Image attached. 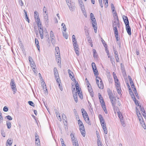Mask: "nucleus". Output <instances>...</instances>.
I'll use <instances>...</instances> for the list:
<instances>
[{
	"label": "nucleus",
	"mask_w": 146,
	"mask_h": 146,
	"mask_svg": "<svg viewBox=\"0 0 146 146\" xmlns=\"http://www.w3.org/2000/svg\"><path fill=\"white\" fill-rule=\"evenodd\" d=\"M80 130L81 133L84 137L85 136V132L84 125L79 126Z\"/></svg>",
	"instance_id": "obj_8"
},
{
	"label": "nucleus",
	"mask_w": 146,
	"mask_h": 146,
	"mask_svg": "<svg viewBox=\"0 0 146 146\" xmlns=\"http://www.w3.org/2000/svg\"><path fill=\"white\" fill-rule=\"evenodd\" d=\"M123 19L125 25V26L126 25H129L128 19L127 16H123Z\"/></svg>",
	"instance_id": "obj_13"
},
{
	"label": "nucleus",
	"mask_w": 146,
	"mask_h": 146,
	"mask_svg": "<svg viewBox=\"0 0 146 146\" xmlns=\"http://www.w3.org/2000/svg\"><path fill=\"white\" fill-rule=\"evenodd\" d=\"M113 77L114 79L115 82V84L119 83L118 82V79L115 73L114 72H113Z\"/></svg>",
	"instance_id": "obj_18"
},
{
	"label": "nucleus",
	"mask_w": 146,
	"mask_h": 146,
	"mask_svg": "<svg viewBox=\"0 0 146 146\" xmlns=\"http://www.w3.org/2000/svg\"><path fill=\"white\" fill-rule=\"evenodd\" d=\"M34 16L35 17H37V16H39L38 13L36 11H35L34 13Z\"/></svg>",
	"instance_id": "obj_50"
},
{
	"label": "nucleus",
	"mask_w": 146,
	"mask_h": 146,
	"mask_svg": "<svg viewBox=\"0 0 146 146\" xmlns=\"http://www.w3.org/2000/svg\"><path fill=\"white\" fill-rule=\"evenodd\" d=\"M3 110L4 111H7L8 110V108L6 106H5L3 108Z\"/></svg>",
	"instance_id": "obj_59"
},
{
	"label": "nucleus",
	"mask_w": 146,
	"mask_h": 146,
	"mask_svg": "<svg viewBox=\"0 0 146 146\" xmlns=\"http://www.w3.org/2000/svg\"><path fill=\"white\" fill-rule=\"evenodd\" d=\"M115 55L116 62H119V58L118 54H115Z\"/></svg>",
	"instance_id": "obj_39"
},
{
	"label": "nucleus",
	"mask_w": 146,
	"mask_h": 146,
	"mask_svg": "<svg viewBox=\"0 0 146 146\" xmlns=\"http://www.w3.org/2000/svg\"><path fill=\"white\" fill-rule=\"evenodd\" d=\"M129 93L131 96V97L133 98V99L134 98H135L133 93V92L132 91H130Z\"/></svg>",
	"instance_id": "obj_49"
},
{
	"label": "nucleus",
	"mask_w": 146,
	"mask_h": 146,
	"mask_svg": "<svg viewBox=\"0 0 146 146\" xmlns=\"http://www.w3.org/2000/svg\"><path fill=\"white\" fill-rule=\"evenodd\" d=\"M127 32L129 35H131V29L129 25H126L125 26Z\"/></svg>",
	"instance_id": "obj_12"
},
{
	"label": "nucleus",
	"mask_w": 146,
	"mask_h": 146,
	"mask_svg": "<svg viewBox=\"0 0 146 146\" xmlns=\"http://www.w3.org/2000/svg\"><path fill=\"white\" fill-rule=\"evenodd\" d=\"M50 35L51 38L55 37L54 33L52 31H50Z\"/></svg>",
	"instance_id": "obj_46"
},
{
	"label": "nucleus",
	"mask_w": 146,
	"mask_h": 146,
	"mask_svg": "<svg viewBox=\"0 0 146 146\" xmlns=\"http://www.w3.org/2000/svg\"><path fill=\"white\" fill-rule=\"evenodd\" d=\"M51 38V42L52 44L54 45L55 44V37Z\"/></svg>",
	"instance_id": "obj_37"
},
{
	"label": "nucleus",
	"mask_w": 146,
	"mask_h": 146,
	"mask_svg": "<svg viewBox=\"0 0 146 146\" xmlns=\"http://www.w3.org/2000/svg\"><path fill=\"white\" fill-rule=\"evenodd\" d=\"M36 67H32V68L33 69V70L34 72V73L35 74H37L36 71V68H35Z\"/></svg>",
	"instance_id": "obj_57"
},
{
	"label": "nucleus",
	"mask_w": 146,
	"mask_h": 146,
	"mask_svg": "<svg viewBox=\"0 0 146 146\" xmlns=\"http://www.w3.org/2000/svg\"><path fill=\"white\" fill-rule=\"evenodd\" d=\"M62 117L63 121H64L66 122V115H64V113H63L62 114Z\"/></svg>",
	"instance_id": "obj_33"
},
{
	"label": "nucleus",
	"mask_w": 146,
	"mask_h": 146,
	"mask_svg": "<svg viewBox=\"0 0 146 146\" xmlns=\"http://www.w3.org/2000/svg\"><path fill=\"white\" fill-rule=\"evenodd\" d=\"M92 66L94 75L95 76L98 75V73L95 63L94 62H92Z\"/></svg>",
	"instance_id": "obj_6"
},
{
	"label": "nucleus",
	"mask_w": 146,
	"mask_h": 146,
	"mask_svg": "<svg viewBox=\"0 0 146 146\" xmlns=\"http://www.w3.org/2000/svg\"><path fill=\"white\" fill-rule=\"evenodd\" d=\"M7 125L8 129H10L11 127V123L10 122L7 121Z\"/></svg>",
	"instance_id": "obj_32"
},
{
	"label": "nucleus",
	"mask_w": 146,
	"mask_h": 146,
	"mask_svg": "<svg viewBox=\"0 0 146 146\" xmlns=\"http://www.w3.org/2000/svg\"><path fill=\"white\" fill-rule=\"evenodd\" d=\"M62 29L64 32H66V28L65 25H64V26L62 27Z\"/></svg>",
	"instance_id": "obj_64"
},
{
	"label": "nucleus",
	"mask_w": 146,
	"mask_h": 146,
	"mask_svg": "<svg viewBox=\"0 0 146 146\" xmlns=\"http://www.w3.org/2000/svg\"><path fill=\"white\" fill-rule=\"evenodd\" d=\"M72 141L74 146H79L78 141L77 139H75L73 134L71 133L70 134Z\"/></svg>",
	"instance_id": "obj_4"
},
{
	"label": "nucleus",
	"mask_w": 146,
	"mask_h": 146,
	"mask_svg": "<svg viewBox=\"0 0 146 146\" xmlns=\"http://www.w3.org/2000/svg\"><path fill=\"white\" fill-rule=\"evenodd\" d=\"M78 124L79 125V126L83 125L82 122L80 119H79L78 121Z\"/></svg>",
	"instance_id": "obj_54"
},
{
	"label": "nucleus",
	"mask_w": 146,
	"mask_h": 146,
	"mask_svg": "<svg viewBox=\"0 0 146 146\" xmlns=\"http://www.w3.org/2000/svg\"><path fill=\"white\" fill-rule=\"evenodd\" d=\"M78 2L80 7L84 6L82 0H78Z\"/></svg>",
	"instance_id": "obj_35"
},
{
	"label": "nucleus",
	"mask_w": 146,
	"mask_h": 146,
	"mask_svg": "<svg viewBox=\"0 0 146 146\" xmlns=\"http://www.w3.org/2000/svg\"><path fill=\"white\" fill-rule=\"evenodd\" d=\"M81 10H82L83 13H84V15H85V14H86V10H85V8L84 6L81 7Z\"/></svg>",
	"instance_id": "obj_38"
},
{
	"label": "nucleus",
	"mask_w": 146,
	"mask_h": 146,
	"mask_svg": "<svg viewBox=\"0 0 146 146\" xmlns=\"http://www.w3.org/2000/svg\"><path fill=\"white\" fill-rule=\"evenodd\" d=\"M101 125L102 128L106 127V124L105 122H103V123H102Z\"/></svg>",
	"instance_id": "obj_51"
},
{
	"label": "nucleus",
	"mask_w": 146,
	"mask_h": 146,
	"mask_svg": "<svg viewBox=\"0 0 146 146\" xmlns=\"http://www.w3.org/2000/svg\"><path fill=\"white\" fill-rule=\"evenodd\" d=\"M56 80V82L57 83H58V84L60 83V80L59 79V76H58V77H55Z\"/></svg>",
	"instance_id": "obj_44"
},
{
	"label": "nucleus",
	"mask_w": 146,
	"mask_h": 146,
	"mask_svg": "<svg viewBox=\"0 0 146 146\" xmlns=\"http://www.w3.org/2000/svg\"><path fill=\"white\" fill-rule=\"evenodd\" d=\"M120 121L121 123V124L122 125V126H125V123H124V121H123V119H120Z\"/></svg>",
	"instance_id": "obj_56"
},
{
	"label": "nucleus",
	"mask_w": 146,
	"mask_h": 146,
	"mask_svg": "<svg viewBox=\"0 0 146 146\" xmlns=\"http://www.w3.org/2000/svg\"><path fill=\"white\" fill-rule=\"evenodd\" d=\"M44 19L46 25H48L49 21L48 17H45L44 18Z\"/></svg>",
	"instance_id": "obj_26"
},
{
	"label": "nucleus",
	"mask_w": 146,
	"mask_h": 146,
	"mask_svg": "<svg viewBox=\"0 0 146 146\" xmlns=\"http://www.w3.org/2000/svg\"><path fill=\"white\" fill-rule=\"evenodd\" d=\"M113 30L114 32V33L115 34H118V31L117 29V27H115L113 28Z\"/></svg>",
	"instance_id": "obj_40"
},
{
	"label": "nucleus",
	"mask_w": 146,
	"mask_h": 146,
	"mask_svg": "<svg viewBox=\"0 0 146 146\" xmlns=\"http://www.w3.org/2000/svg\"><path fill=\"white\" fill-rule=\"evenodd\" d=\"M137 115L140 123L141 125L143 127L144 129H145L146 127L145 123L143 121V119L139 112H138L137 111Z\"/></svg>",
	"instance_id": "obj_2"
},
{
	"label": "nucleus",
	"mask_w": 146,
	"mask_h": 146,
	"mask_svg": "<svg viewBox=\"0 0 146 146\" xmlns=\"http://www.w3.org/2000/svg\"><path fill=\"white\" fill-rule=\"evenodd\" d=\"M67 3L70 10L72 11H74L75 8L74 3H71L70 1L67 2Z\"/></svg>",
	"instance_id": "obj_7"
},
{
	"label": "nucleus",
	"mask_w": 146,
	"mask_h": 146,
	"mask_svg": "<svg viewBox=\"0 0 146 146\" xmlns=\"http://www.w3.org/2000/svg\"><path fill=\"white\" fill-rule=\"evenodd\" d=\"M56 61H57L59 65H61V58L60 56H56Z\"/></svg>",
	"instance_id": "obj_21"
},
{
	"label": "nucleus",
	"mask_w": 146,
	"mask_h": 146,
	"mask_svg": "<svg viewBox=\"0 0 146 146\" xmlns=\"http://www.w3.org/2000/svg\"><path fill=\"white\" fill-rule=\"evenodd\" d=\"M90 17H91V19H95V18L94 17V14L92 13H91L90 14Z\"/></svg>",
	"instance_id": "obj_63"
},
{
	"label": "nucleus",
	"mask_w": 146,
	"mask_h": 146,
	"mask_svg": "<svg viewBox=\"0 0 146 146\" xmlns=\"http://www.w3.org/2000/svg\"><path fill=\"white\" fill-rule=\"evenodd\" d=\"M42 87H43V89L44 90V89H46V85L45 84V83L44 82L42 84Z\"/></svg>",
	"instance_id": "obj_61"
},
{
	"label": "nucleus",
	"mask_w": 146,
	"mask_h": 146,
	"mask_svg": "<svg viewBox=\"0 0 146 146\" xmlns=\"http://www.w3.org/2000/svg\"><path fill=\"white\" fill-rule=\"evenodd\" d=\"M117 114L118 116L120 119L122 118V116L121 115L120 112H117Z\"/></svg>",
	"instance_id": "obj_48"
},
{
	"label": "nucleus",
	"mask_w": 146,
	"mask_h": 146,
	"mask_svg": "<svg viewBox=\"0 0 146 146\" xmlns=\"http://www.w3.org/2000/svg\"><path fill=\"white\" fill-rule=\"evenodd\" d=\"M36 22V23L37 25L39 27V33L40 34V37L41 39L43 38V32L42 26L39 16L36 17H35Z\"/></svg>",
	"instance_id": "obj_1"
},
{
	"label": "nucleus",
	"mask_w": 146,
	"mask_h": 146,
	"mask_svg": "<svg viewBox=\"0 0 146 146\" xmlns=\"http://www.w3.org/2000/svg\"><path fill=\"white\" fill-rule=\"evenodd\" d=\"M99 117L100 119V122L101 123V124H102V123H103V122H104V120L103 119V117L102 115H100Z\"/></svg>",
	"instance_id": "obj_29"
},
{
	"label": "nucleus",
	"mask_w": 146,
	"mask_h": 146,
	"mask_svg": "<svg viewBox=\"0 0 146 146\" xmlns=\"http://www.w3.org/2000/svg\"><path fill=\"white\" fill-rule=\"evenodd\" d=\"M110 101L111 102V103H112L113 109L115 110V108H116L115 105L116 100L114 97L111 98H110Z\"/></svg>",
	"instance_id": "obj_10"
},
{
	"label": "nucleus",
	"mask_w": 146,
	"mask_h": 146,
	"mask_svg": "<svg viewBox=\"0 0 146 146\" xmlns=\"http://www.w3.org/2000/svg\"><path fill=\"white\" fill-rule=\"evenodd\" d=\"M133 100L135 102V103L136 105H137L138 104V101L137 100H136L135 98H134Z\"/></svg>",
	"instance_id": "obj_62"
},
{
	"label": "nucleus",
	"mask_w": 146,
	"mask_h": 146,
	"mask_svg": "<svg viewBox=\"0 0 146 146\" xmlns=\"http://www.w3.org/2000/svg\"><path fill=\"white\" fill-rule=\"evenodd\" d=\"M115 85L118 94L120 96H121V89L120 87V84L118 83L115 84Z\"/></svg>",
	"instance_id": "obj_9"
},
{
	"label": "nucleus",
	"mask_w": 146,
	"mask_h": 146,
	"mask_svg": "<svg viewBox=\"0 0 146 146\" xmlns=\"http://www.w3.org/2000/svg\"><path fill=\"white\" fill-rule=\"evenodd\" d=\"M31 66L32 67H36L35 63L34 61H32V62L30 63Z\"/></svg>",
	"instance_id": "obj_43"
},
{
	"label": "nucleus",
	"mask_w": 146,
	"mask_h": 146,
	"mask_svg": "<svg viewBox=\"0 0 146 146\" xmlns=\"http://www.w3.org/2000/svg\"><path fill=\"white\" fill-rule=\"evenodd\" d=\"M79 48H77L74 49L75 51L76 54L78 55L79 56V53L78 51Z\"/></svg>",
	"instance_id": "obj_47"
},
{
	"label": "nucleus",
	"mask_w": 146,
	"mask_h": 146,
	"mask_svg": "<svg viewBox=\"0 0 146 146\" xmlns=\"http://www.w3.org/2000/svg\"><path fill=\"white\" fill-rule=\"evenodd\" d=\"M55 55L56 56H60V50L58 47H56L55 48Z\"/></svg>",
	"instance_id": "obj_15"
},
{
	"label": "nucleus",
	"mask_w": 146,
	"mask_h": 146,
	"mask_svg": "<svg viewBox=\"0 0 146 146\" xmlns=\"http://www.w3.org/2000/svg\"><path fill=\"white\" fill-rule=\"evenodd\" d=\"M68 73L69 74L70 77L71 78V79L72 81H73L74 78V75L73 73L71 72V70L70 69H68Z\"/></svg>",
	"instance_id": "obj_16"
},
{
	"label": "nucleus",
	"mask_w": 146,
	"mask_h": 146,
	"mask_svg": "<svg viewBox=\"0 0 146 146\" xmlns=\"http://www.w3.org/2000/svg\"><path fill=\"white\" fill-rule=\"evenodd\" d=\"M103 104L101 105L102 106L105 112L107 114L108 113V111L106 109L105 103H103Z\"/></svg>",
	"instance_id": "obj_27"
},
{
	"label": "nucleus",
	"mask_w": 146,
	"mask_h": 146,
	"mask_svg": "<svg viewBox=\"0 0 146 146\" xmlns=\"http://www.w3.org/2000/svg\"><path fill=\"white\" fill-rule=\"evenodd\" d=\"M35 42L36 44V46L37 47V48L38 50L39 51H40V46L39 45V42L38 40L36 38L35 39Z\"/></svg>",
	"instance_id": "obj_24"
},
{
	"label": "nucleus",
	"mask_w": 146,
	"mask_h": 146,
	"mask_svg": "<svg viewBox=\"0 0 146 146\" xmlns=\"http://www.w3.org/2000/svg\"><path fill=\"white\" fill-rule=\"evenodd\" d=\"M97 85L99 88L100 89L103 88L104 85L101 79H100V82Z\"/></svg>",
	"instance_id": "obj_17"
},
{
	"label": "nucleus",
	"mask_w": 146,
	"mask_h": 146,
	"mask_svg": "<svg viewBox=\"0 0 146 146\" xmlns=\"http://www.w3.org/2000/svg\"><path fill=\"white\" fill-rule=\"evenodd\" d=\"M113 16L115 20L118 21V17L116 13H114L113 14Z\"/></svg>",
	"instance_id": "obj_30"
},
{
	"label": "nucleus",
	"mask_w": 146,
	"mask_h": 146,
	"mask_svg": "<svg viewBox=\"0 0 146 146\" xmlns=\"http://www.w3.org/2000/svg\"><path fill=\"white\" fill-rule=\"evenodd\" d=\"M28 103L31 106H34V103L31 101H29L28 102Z\"/></svg>",
	"instance_id": "obj_53"
},
{
	"label": "nucleus",
	"mask_w": 146,
	"mask_h": 146,
	"mask_svg": "<svg viewBox=\"0 0 146 146\" xmlns=\"http://www.w3.org/2000/svg\"><path fill=\"white\" fill-rule=\"evenodd\" d=\"M54 74L55 77H58L59 76L58 73V72L56 68H54Z\"/></svg>",
	"instance_id": "obj_23"
},
{
	"label": "nucleus",
	"mask_w": 146,
	"mask_h": 146,
	"mask_svg": "<svg viewBox=\"0 0 146 146\" xmlns=\"http://www.w3.org/2000/svg\"><path fill=\"white\" fill-rule=\"evenodd\" d=\"M88 92L90 93V95L91 96H93V92L92 91V89L91 87H90V86H89V87H88Z\"/></svg>",
	"instance_id": "obj_25"
},
{
	"label": "nucleus",
	"mask_w": 146,
	"mask_h": 146,
	"mask_svg": "<svg viewBox=\"0 0 146 146\" xmlns=\"http://www.w3.org/2000/svg\"><path fill=\"white\" fill-rule=\"evenodd\" d=\"M18 1L20 5L21 6H23V3L22 1L21 0H18Z\"/></svg>",
	"instance_id": "obj_60"
},
{
	"label": "nucleus",
	"mask_w": 146,
	"mask_h": 146,
	"mask_svg": "<svg viewBox=\"0 0 146 146\" xmlns=\"http://www.w3.org/2000/svg\"><path fill=\"white\" fill-rule=\"evenodd\" d=\"M73 94L74 98L77 97L78 96L77 94V93L76 92H74V90L73 91Z\"/></svg>",
	"instance_id": "obj_42"
},
{
	"label": "nucleus",
	"mask_w": 146,
	"mask_h": 146,
	"mask_svg": "<svg viewBox=\"0 0 146 146\" xmlns=\"http://www.w3.org/2000/svg\"><path fill=\"white\" fill-rule=\"evenodd\" d=\"M100 79H101L99 77H97L96 78V82L97 84L98 85V83H99V81L100 82Z\"/></svg>",
	"instance_id": "obj_45"
},
{
	"label": "nucleus",
	"mask_w": 146,
	"mask_h": 146,
	"mask_svg": "<svg viewBox=\"0 0 146 146\" xmlns=\"http://www.w3.org/2000/svg\"><path fill=\"white\" fill-rule=\"evenodd\" d=\"M111 8L112 11L113 12L115 11V7H114V6L113 4H111Z\"/></svg>",
	"instance_id": "obj_58"
},
{
	"label": "nucleus",
	"mask_w": 146,
	"mask_h": 146,
	"mask_svg": "<svg viewBox=\"0 0 146 146\" xmlns=\"http://www.w3.org/2000/svg\"><path fill=\"white\" fill-rule=\"evenodd\" d=\"M35 144L36 146H40V140H35Z\"/></svg>",
	"instance_id": "obj_41"
},
{
	"label": "nucleus",
	"mask_w": 146,
	"mask_h": 146,
	"mask_svg": "<svg viewBox=\"0 0 146 146\" xmlns=\"http://www.w3.org/2000/svg\"><path fill=\"white\" fill-rule=\"evenodd\" d=\"M10 85L11 86V89L14 92V94H15L17 91V89L16 87V84L15 83L14 80L13 79H12L11 80Z\"/></svg>",
	"instance_id": "obj_3"
},
{
	"label": "nucleus",
	"mask_w": 146,
	"mask_h": 146,
	"mask_svg": "<svg viewBox=\"0 0 146 146\" xmlns=\"http://www.w3.org/2000/svg\"><path fill=\"white\" fill-rule=\"evenodd\" d=\"M93 57L95 58H97L98 56L97 54V52L96 50L95 49H93Z\"/></svg>",
	"instance_id": "obj_28"
},
{
	"label": "nucleus",
	"mask_w": 146,
	"mask_h": 146,
	"mask_svg": "<svg viewBox=\"0 0 146 146\" xmlns=\"http://www.w3.org/2000/svg\"><path fill=\"white\" fill-rule=\"evenodd\" d=\"M73 45L74 49L79 48L78 47V45L77 44V42L75 43L74 42V43H73Z\"/></svg>",
	"instance_id": "obj_34"
},
{
	"label": "nucleus",
	"mask_w": 146,
	"mask_h": 146,
	"mask_svg": "<svg viewBox=\"0 0 146 146\" xmlns=\"http://www.w3.org/2000/svg\"><path fill=\"white\" fill-rule=\"evenodd\" d=\"M117 23H116V22L114 21L113 23V28H114L115 27H117Z\"/></svg>",
	"instance_id": "obj_55"
},
{
	"label": "nucleus",
	"mask_w": 146,
	"mask_h": 146,
	"mask_svg": "<svg viewBox=\"0 0 146 146\" xmlns=\"http://www.w3.org/2000/svg\"><path fill=\"white\" fill-rule=\"evenodd\" d=\"M78 95L79 97L81 99H82L83 98V96L82 95V92H77Z\"/></svg>",
	"instance_id": "obj_36"
},
{
	"label": "nucleus",
	"mask_w": 146,
	"mask_h": 146,
	"mask_svg": "<svg viewBox=\"0 0 146 146\" xmlns=\"http://www.w3.org/2000/svg\"><path fill=\"white\" fill-rule=\"evenodd\" d=\"M73 81L75 82V86L76 90L77 91V92H80L81 91V88H79V87L78 84V82L77 81H76V79L75 78H74Z\"/></svg>",
	"instance_id": "obj_11"
},
{
	"label": "nucleus",
	"mask_w": 146,
	"mask_h": 146,
	"mask_svg": "<svg viewBox=\"0 0 146 146\" xmlns=\"http://www.w3.org/2000/svg\"><path fill=\"white\" fill-rule=\"evenodd\" d=\"M92 26L94 27V32L96 33L97 32V26L96 20L95 19H91Z\"/></svg>",
	"instance_id": "obj_5"
},
{
	"label": "nucleus",
	"mask_w": 146,
	"mask_h": 146,
	"mask_svg": "<svg viewBox=\"0 0 146 146\" xmlns=\"http://www.w3.org/2000/svg\"><path fill=\"white\" fill-rule=\"evenodd\" d=\"M47 9L45 7H44L43 9V13L44 14H48V13L46 12Z\"/></svg>",
	"instance_id": "obj_52"
},
{
	"label": "nucleus",
	"mask_w": 146,
	"mask_h": 146,
	"mask_svg": "<svg viewBox=\"0 0 146 146\" xmlns=\"http://www.w3.org/2000/svg\"><path fill=\"white\" fill-rule=\"evenodd\" d=\"M82 113V115L83 118H84L86 117H88V115L86 112L85 111L84 109L83 108H82L81 109Z\"/></svg>",
	"instance_id": "obj_14"
},
{
	"label": "nucleus",
	"mask_w": 146,
	"mask_h": 146,
	"mask_svg": "<svg viewBox=\"0 0 146 146\" xmlns=\"http://www.w3.org/2000/svg\"><path fill=\"white\" fill-rule=\"evenodd\" d=\"M84 118V120L86 122L88 123V124H89L90 125H91V122L88 116Z\"/></svg>",
	"instance_id": "obj_22"
},
{
	"label": "nucleus",
	"mask_w": 146,
	"mask_h": 146,
	"mask_svg": "<svg viewBox=\"0 0 146 146\" xmlns=\"http://www.w3.org/2000/svg\"><path fill=\"white\" fill-rule=\"evenodd\" d=\"M98 96L101 104H103V103H105L101 94L100 93L98 94Z\"/></svg>",
	"instance_id": "obj_19"
},
{
	"label": "nucleus",
	"mask_w": 146,
	"mask_h": 146,
	"mask_svg": "<svg viewBox=\"0 0 146 146\" xmlns=\"http://www.w3.org/2000/svg\"><path fill=\"white\" fill-rule=\"evenodd\" d=\"M13 143L12 140L8 139L6 143V144H9L10 146H11Z\"/></svg>",
	"instance_id": "obj_31"
},
{
	"label": "nucleus",
	"mask_w": 146,
	"mask_h": 146,
	"mask_svg": "<svg viewBox=\"0 0 146 146\" xmlns=\"http://www.w3.org/2000/svg\"><path fill=\"white\" fill-rule=\"evenodd\" d=\"M107 92L108 93V95L109 96V98L113 97V96L112 91L109 89H108Z\"/></svg>",
	"instance_id": "obj_20"
}]
</instances>
